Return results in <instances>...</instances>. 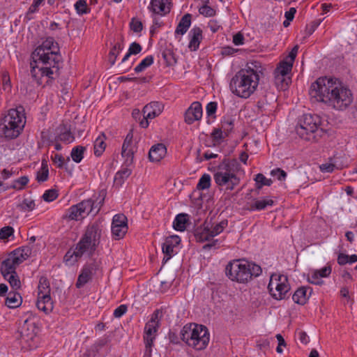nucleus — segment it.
<instances>
[{
	"mask_svg": "<svg viewBox=\"0 0 357 357\" xmlns=\"http://www.w3.org/2000/svg\"><path fill=\"white\" fill-rule=\"evenodd\" d=\"M35 66L31 63V75L38 85L49 84L59 75L61 56L59 47L54 38L47 37L31 54Z\"/></svg>",
	"mask_w": 357,
	"mask_h": 357,
	"instance_id": "nucleus-1",
	"label": "nucleus"
},
{
	"mask_svg": "<svg viewBox=\"0 0 357 357\" xmlns=\"http://www.w3.org/2000/svg\"><path fill=\"white\" fill-rule=\"evenodd\" d=\"M309 94L312 99L338 110L347 109L353 102L351 90L338 79L322 77L311 84Z\"/></svg>",
	"mask_w": 357,
	"mask_h": 357,
	"instance_id": "nucleus-2",
	"label": "nucleus"
},
{
	"mask_svg": "<svg viewBox=\"0 0 357 357\" xmlns=\"http://www.w3.org/2000/svg\"><path fill=\"white\" fill-rule=\"evenodd\" d=\"M264 70L260 61H248L231 79V92L242 98H249L256 91Z\"/></svg>",
	"mask_w": 357,
	"mask_h": 357,
	"instance_id": "nucleus-3",
	"label": "nucleus"
},
{
	"mask_svg": "<svg viewBox=\"0 0 357 357\" xmlns=\"http://www.w3.org/2000/svg\"><path fill=\"white\" fill-rule=\"evenodd\" d=\"M262 272L260 266L246 260L230 261L225 268L226 275L232 281L240 283L247 282L253 277H257Z\"/></svg>",
	"mask_w": 357,
	"mask_h": 357,
	"instance_id": "nucleus-4",
	"label": "nucleus"
},
{
	"mask_svg": "<svg viewBox=\"0 0 357 357\" xmlns=\"http://www.w3.org/2000/svg\"><path fill=\"white\" fill-rule=\"evenodd\" d=\"M102 231V226L97 222L88 225L75 246L76 257H82L84 255L92 257L100 243Z\"/></svg>",
	"mask_w": 357,
	"mask_h": 357,
	"instance_id": "nucleus-5",
	"label": "nucleus"
},
{
	"mask_svg": "<svg viewBox=\"0 0 357 357\" xmlns=\"http://www.w3.org/2000/svg\"><path fill=\"white\" fill-rule=\"evenodd\" d=\"M237 164L234 160L229 161L224 160L218 166L213 175L215 183L225 192H230L235 189L240 183V178L237 176L233 167Z\"/></svg>",
	"mask_w": 357,
	"mask_h": 357,
	"instance_id": "nucleus-6",
	"label": "nucleus"
},
{
	"mask_svg": "<svg viewBox=\"0 0 357 357\" xmlns=\"http://www.w3.org/2000/svg\"><path fill=\"white\" fill-rule=\"evenodd\" d=\"M24 109L19 106L15 109H10L7 115L3 119L2 132L5 137L15 139L17 137L23 130L26 123Z\"/></svg>",
	"mask_w": 357,
	"mask_h": 357,
	"instance_id": "nucleus-7",
	"label": "nucleus"
},
{
	"mask_svg": "<svg viewBox=\"0 0 357 357\" xmlns=\"http://www.w3.org/2000/svg\"><path fill=\"white\" fill-rule=\"evenodd\" d=\"M321 125L320 117L317 114H303L298 120L296 128V133L305 140H310L311 136L315 132H323L322 128H319Z\"/></svg>",
	"mask_w": 357,
	"mask_h": 357,
	"instance_id": "nucleus-8",
	"label": "nucleus"
},
{
	"mask_svg": "<svg viewBox=\"0 0 357 357\" xmlns=\"http://www.w3.org/2000/svg\"><path fill=\"white\" fill-rule=\"evenodd\" d=\"M38 289L36 306L38 310L48 314L52 311L54 305L50 296V282L46 277L43 276L40 278Z\"/></svg>",
	"mask_w": 357,
	"mask_h": 357,
	"instance_id": "nucleus-9",
	"label": "nucleus"
},
{
	"mask_svg": "<svg viewBox=\"0 0 357 357\" xmlns=\"http://www.w3.org/2000/svg\"><path fill=\"white\" fill-rule=\"evenodd\" d=\"M268 289L270 294L275 299H284L287 294L290 290L287 277L284 275H272L268 285Z\"/></svg>",
	"mask_w": 357,
	"mask_h": 357,
	"instance_id": "nucleus-10",
	"label": "nucleus"
},
{
	"mask_svg": "<svg viewBox=\"0 0 357 357\" xmlns=\"http://www.w3.org/2000/svg\"><path fill=\"white\" fill-rule=\"evenodd\" d=\"M192 342L190 347L197 350H202L206 347L209 342V333L206 326L195 324Z\"/></svg>",
	"mask_w": 357,
	"mask_h": 357,
	"instance_id": "nucleus-11",
	"label": "nucleus"
},
{
	"mask_svg": "<svg viewBox=\"0 0 357 357\" xmlns=\"http://www.w3.org/2000/svg\"><path fill=\"white\" fill-rule=\"evenodd\" d=\"M127 217L123 214H116L113 217L112 222V234L116 240L123 238L128 231Z\"/></svg>",
	"mask_w": 357,
	"mask_h": 357,
	"instance_id": "nucleus-12",
	"label": "nucleus"
},
{
	"mask_svg": "<svg viewBox=\"0 0 357 357\" xmlns=\"http://www.w3.org/2000/svg\"><path fill=\"white\" fill-rule=\"evenodd\" d=\"M199 219L195 220L194 227V236L199 242L210 241L213 238V236L211 232L210 222L205 221L203 224L198 225Z\"/></svg>",
	"mask_w": 357,
	"mask_h": 357,
	"instance_id": "nucleus-13",
	"label": "nucleus"
},
{
	"mask_svg": "<svg viewBox=\"0 0 357 357\" xmlns=\"http://www.w3.org/2000/svg\"><path fill=\"white\" fill-rule=\"evenodd\" d=\"M180 242L181 238L176 235L169 236L165 239L162 246V253L165 255L163 263H166L176 253L174 248L180 244Z\"/></svg>",
	"mask_w": 357,
	"mask_h": 357,
	"instance_id": "nucleus-14",
	"label": "nucleus"
},
{
	"mask_svg": "<svg viewBox=\"0 0 357 357\" xmlns=\"http://www.w3.org/2000/svg\"><path fill=\"white\" fill-rule=\"evenodd\" d=\"M135 146L132 143V135L129 132L122 145L121 155L125 158V165L128 167L132 164Z\"/></svg>",
	"mask_w": 357,
	"mask_h": 357,
	"instance_id": "nucleus-15",
	"label": "nucleus"
},
{
	"mask_svg": "<svg viewBox=\"0 0 357 357\" xmlns=\"http://www.w3.org/2000/svg\"><path fill=\"white\" fill-rule=\"evenodd\" d=\"M202 116V107L199 102H194L185 113V121L188 124H192L201 119Z\"/></svg>",
	"mask_w": 357,
	"mask_h": 357,
	"instance_id": "nucleus-16",
	"label": "nucleus"
},
{
	"mask_svg": "<svg viewBox=\"0 0 357 357\" xmlns=\"http://www.w3.org/2000/svg\"><path fill=\"white\" fill-rule=\"evenodd\" d=\"M57 135L52 139H48L49 145L53 144L54 142H62L66 144H69L75 139L70 130L66 128V126L59 127L57 128Z\"/></svg>",
	"mask_w": 357,
	"mask_h": 357,
	"instance_id": "nucleus-17",
	"label": "nucleus"
},
{
	"mask_svg": "<svg viewBox=\"0 0 357 357\" xmlns=\"http://www.w3.org/2000/svg\"><path fill=\"white\" fill-rule=\"evenodd\" d=\"M162 109L163 105L161 102L153 101L145 105L142 112L144 116L152 119L160 115Z\"/></svg>",
	"mask_w": 357,
	"mask_h": 357,
	"instance_id": "nucleus-18",
	"label": "nucleus"
},
{
	"mask_svg": "<svg viewBox=\"0 0 357 357\" xmlns=\"http://www.w3.org/2000/svg\"><path fill=\"white\" fill-rule=\"evenodd\" d=\"M169 0H151L149 9L155 14L165 15L170 12Z\"/></svg>",
	"mask_w": 357,
	"mask_h": 357,
	"instance_id": "nucleus-19",
	"label": "nucleus"
},
{
	"mask_svg": "<svg viewBox=\"0 0 357 357\" xmlns=\"http://www.w3.org/2000/svg\"><path fill=\"white\" fill-rule=\"evenodd\" d=\"M189 37L188 47L191 51H196L202 40V30L198 26L193 27L189 33Z\"/></svg>",
	"mask_w": 357,
	"mask_h": 357,
	"instance_id": "nucleus-20",
	"label": "nucleus"
},
{
	"mask_svg": "<svg viewBox=\"0 0 357 357\" xmlns=\"http://www.w3.org/2000/svg\"><path fill=\"white\" fill-rule=\"evenodd\" d=\"M312 293L311 287H301L294 292L292 299L296 303L304 305Z\"/></svg>",
	"mask_w": 357,
	"mask_h": 357,
	"instance_id": "nucleus-21",
	"label": "nucleus"
},
{
	"mask_svg": "<svg viewBox=\"0 0 357 357\" xmlns=\"http://www.w3.org/2000/svg\"><path fill=\"white\" fill-rule=\"evenodd\" d=\"M166 153L165 146L162 144H157L151 148L149 152V158L152 162H159L165 157Z\"/></svg>",
	"mask_w": 357,
	"mask_h": 357,
	"instance_id": "nucleus-22",
	"label": "nucleus"
},
{
	"mask_svg": "<svg viewBox=\"0 0 357 357\" xmlns=\"http://www.w3.org/2000/svg\"><path fill=\"white\" fill-rule=\"evenodd\" d=\"M159 326L146 323L144 327V341L145 345L153 346Z\"/></svg>",
	"mask_w": 357,
	"mask_h": 357,
	"instance_id": "nucleus-23",
	"label": "nucleus"
},
{
	"mask_svg": "<svg viewBox=\"0 0 357 357\" xmlns=\"http://www.w3.org/2000/svg\"><path fill=\"white\" fill-rule=\"evenodd\" d=\"M104 202V198H102L97 205L95 206V203L91 199H86L81 202L78 204V207L80 208L81 212H82L84 217L88 215L89 213H92L95 208H98L96 213L99 211V207L98 205L101 206Z\"/></svg>",
	"mask_w": 357,
	"mask_h": 357,
	"instance_id": "nucleus-24",
	"label": "nucleus"
},
{
	"mask_svg": "<svg viewBox=\"0 0 357 357\" xmlns=\"http://www.w3.org/2000/svg\"><path fill=\"white\" fill-rule=\"evenodd\" d=\"M192 15L189 13L184 15L178 22L176 30L175 35L185 34L191 24Z\"/></svg>",
	"mask_w": 357,
	"mask_h": 357,
	"instance_id": "nucleus-25",
	"label": "nucleus"
},
{
	"mask_svg": "<svg viewBox=\"0 0 357 357\" xmlns=\"http://www.w3.org/2000/svg\"><path fill=\"white\" fill-rule=\"evenodd\" d=\"M13 258L12 257L11 254H10L8 257L1 263V272L4 278H6L7 275H9L10 273L15 271L17 265H15V263H13Z\"/></svg>",
	"mask_w": 357,
	"mask_h": 357,
	"instance_id": "nucleus-26",
	"label": "nucleus"
},
{
	"mask_svg": "<svg viewBox=\"0 0 357 357\" xmlns=\"http://www.w3.org/2000/svg\"><path fill=\"white\" fill-rule=\"evenodd\" d=\"M22 303V297L15 291H10L6 298L5 304L10 308L19 307Z\"/></svg>",
	"mask_w": 357,
	"mask_h": 357,
	"instance_id": "nucleus-27",
	"label": "nucleus"
},
{
	"mask_svg": "<svg viewBox=\"0 0 357 357\" xmlns=\"http://www.w3.org/2000/svg\"><path fill=\"white\" fill-rule=\"evenodd\" d=\"M188 222V215L180 213L176 216L173 222V227L177 231H183L185 229Z\"/></svg>",
	"mask_w": 357,
	"mask_h": 357,
	"instance_id": "nucleus-28",
	"label": "nucleus"
},
{
	"mask_svg": "<svg viewBox=\"0 0 357 357\" xmlns=\"http://www.w3.org/2000/svg\"><path fill=\"white\" fill-rule=\"evenodd\" d=\"M132 170L128 167H123L118 171L114 176V183L116 186H121L124 181L130 176Z\"/></svg>",
	"mask_w": 357,
	"mask_h": 357,
	"instance_id": "nucleus-29",
	"label": "nucleus"
},
{
	"mask_svg": "<svg viewBox=\"0 0 357 357\" xmlns=\"http://www.w3.org/2000/svg\"><path fill=\"white\" fill-rule=\"evenodd\" d=\"M192 325H195V324L185 325L183 326L180 333L181 340L188 346H190V343L192 342V337L194 334L192 333L194 331V326H192Z\"/></svg>",
	"mask_w": 357,
	"mask_h": 357,
	"instance_id": "nucleus-30",
	"label": "nucleus"
},
{
	"mask_svg": "<svg viewBox=\"0 0 357 357\" xmlns=\"http://www.w3.org/2000/svg\"><path fill=\"white\" fill-rule=\"evenodd\" d=\"M65 218H68L70 220H78L79 219L84 218V215L82 212H81V209L78 207V204L76 205L72 206L66 212L64 215Z\"/></svg>",
	"mask_w": 357,
	"mask_h": 357,
	"instance_id": "nucleus-31",
	"label": "nucleus"
},
{
	"mask_svg": "<svg viewBox=\"0 0 357 357\" xmlns=\"http://www.w3.org/2000/svg\"><path fill=\"white\" fill-rule=\"evenodd\" d=\"M106 137L104 133L99 135L94 142V154L96 156H100L104 152L106 144L105 142Z\"/></svg>",
	"mask_w": 357,
	"mask_h": 357,
	"instance_id": "nucleus-32",
	"label": "nucleus"
},
{
	"mask_svg": "<svg viewBox=\"0 0 357 357\" xmlns=\"http://www.w3.org/2000/svg\"><path fill=\"white\" fill-rule=\"evenodd\" d=\"M275 84L279 90L284 91L287 89L291 82L289 76L274 74Z\"/></svg>",
	"mask_w": 357,
	"mask_h": 357,
	"instance_id": "nucleus-33",
	"label": "nucleus"
},
{
	"mask_svg": "<svg viewBox=\"0 0 357 357\" xmlns=\"http://www.w3.org/2000/svg\"><path fill=\"white\" fill-rule=\"evenodd\" d=\"M220 125V128H222L225 135L228 136L234 129V119L229 116H224L221 120Z\"/></svg>",
	"mask_w": 357,
	"mask_h": 357,
	"instance_id": "nucleus-34",
	"label": "nucleus"
},
{
	"mask_svg": "<svg viewBox=\"0 0 357 357\" xmlns=\"http://www.w3.org/2000/svg\"><path fill=\"white\" fill-rule=\"evenodd\" d=\"M273 203L272 199L255 200L254 203L249 205L248 209L249 211H261L265 209L268 206H272Z\"/></svg>",
	"mask_w": 357,
	"mask_h": 357,
	"instance_id": "nucleus-35",
	"label": "nucleus"
},
{
	"mask_svg": "<svg viewBox=\"0 0 357 357\" xmlns=\"http://www.w3.org/2000/svg\"><path fill=\"white\" fill-rule=\"evenodd\" d=\"M85 151L86 148L82 146H76L73 148L70 153L72 160L76 163H79L84 158Z\"/></svg>",
	"mask_w": 357,
	"mask_h": 357,
	"instance_id": "nucleus-36",
	"label": "nucleus"
},
{
	"mask_svg": "<svg viewBox=\"0 0 357 357\" xmlns=\"http://www.w3.org/2000/svg\"><path fill=\"white\" fill-rule=\"evenodd\" d=\"M292 66V63H289L287 61H282L275 69L273 74L289 76L288 75L291 71Z\"/></svg>",
	"mask_w": 357,
	"mask_h": 357,
	"instance_id": "nucleus-37",
	"label": "nucleus"
},
{
	"mask_svg": "<svg viewBox=\"0 0 357 357\" xmlns=\"http://www.w3.org/2000/svg\"><path fill=\"white\" fill-rule=\"evenodd\" d=\"M337 263L340 266H344L347 264H353L357 261V255L354 254L348 255L344 253H340L337 259Z\"/></svg>",
	"mask_w": 357,
	"mask_h": 357,
	"instance_id": "nucleus-38",
	"label": "nucleus"
},
{
	"mask_svg": "<svg viewBox=\"0 0 357 357\" xmlns=\"http://www.w3.org/2000/svg\"><path fill=\"white\" fill-rule=\"evenodd\" d=\"M51 158L53 162L56 165L57 167L65 168L66 170L68 171V163L70 162L69 157L66 158V161L65 158L61 154L56 153L52 155Z\"/></svg>",
	"mask_w": 357,
	"mask_h": 357,
	"instance_id": "nucleus-39",
	"label": "nucleus"
},
{
	"mask_svg": "<svg viewBox=\"0 0 357 357\" xmlns=\"http://www.w3.org/2000/svg\"><path fill=\"white\" fill-rule=\"evenodd\" d=\"M153 63V56L151 55L147 56L144 58L135 68V71L137 73L144 71L146 68L149 67Z\"/></svg>",
	"mask_w": 357,
	"mask_h": 357,
	"instance_id": "nucleus-40",
	"label": "nucleus"
},
{
	"mask_svg": "<svg viewBox=\"0 0 357 357\" xmlns=\"http://www.w3.org/2000/svg\"><path fill=\"white\" fill-rule=\"evenodd\" d=\"M6 279L8 280L10 287L14 289V291H16L21 287V282L16 271L10 273L9 275H7Z\"/></svg>",
	"mask_w": 357,
	"mask_h": 357,
	"instance_id": "nucleus-41",
	"label": "nucleus"
},
{
	"mask_svg": "<svg viewBox=\"0 0 357 357\" xmlns=\"http://www.w3.org/2000/svg\"><path fill=\"white\" fill-rule=\"evenodd\" d=\"M142 47L139 43L137 42L132 43L129 47L128 52L123 58L122 62H125L126 61H127L128 58L130 56V55L139 54L142 51Z\"/></svg>",
	"mask_w": 357,
	"mask_h": 357,
	"instance_id": "nucleus-42",
	"label": "nucleus"
},
{
	"mask_svg": "<svg viewBox=\"0 0 357 357\" xmlns=\"http://www.w3.org/2000/svg\"><path fill=\"white\" fill-rule=\"evenodd\" d=\"M211 176L208 174H204L199 178L197 185V189L199 190H206L211 186Z\"/></svg>",
	"mask_w": 357,
	"mask_h": 357,
	"instance_id": "nucleus-43",
	"label": "nucleus"
},
{
	"mask_svg": "<svg viewBox=\"0 0 357 357\" xmlns=\"http://www.w3.org/2000/svg\"><path fill=\"white\" fill-rule=\"evenodd\" d=\"M88 273V271H86V269L82 268L81 273L78 276L75 284L77 288L82 287L91 279V276L89 275Z\"/></svg>",
	"mask_w": 357,
	"mask_h": 357,
	"instance_id": "nucleus-44",
	"label": "nucleus"
},
{
	"mask_svg": "<svg viewBox=\"0 0 357 357\" xmlns=\"http://www.w3.org/2000/svg\"><path fill=\"white\" fill-rule=\"evenodd\" d=\"M123 46L121 43H116L114 45L109 54V61L112 66L115 63L117 56L119 52L122 50Z\"/></svg>",
	"mask_w": 357,
	"mask_h": 357,
	"instance_id": "nucleus-45",
	"label": "nucleus"
},
{
	"mask_svg": "<svg viewBox=\"0 0 357 357\" xmlns=\"http://www.w3.org/2000/svg\"><path fill=\"white\" fill-rule=\"evenodd\" d=\"M255 181L257 190H260L263 185L270 186L272 184V181L266 178L264 174L261 173L256 175Z\"/></svg>",
	"mask_w": 357,
	"mask_h": 357,
	"instance_id": "nucleus-46",
	"label": "nucleus"
},
{
	"mask_svg": "<svg viewBox=\"0 0 357 357\" xmlns=\"http://www.w3.org/2000/svg\"><path fill=\"white\" fill-rule=\"evenodd\" d=\"M211 135L213 141V146H215L217 144H219L220 141L226 137L222 128H214Z\"/></svg>",
	"mask_w": 357,
	"mask_h": 357,
	"instance_id": "nucleus-47",
	"label": "nucleus"
},
{
	"mask_svg": "<svg viewBox=\"0 0 357 357\" xmlns=\"http://www.w3.org/2000/svg\"><path fill=\"white\" fill-rule=\"evenodd\" d=\"M227 226V220H223L220 222L216 224L214 227L211 228V232L213 238L220 234L224 229Z\"/></svg>",
	"mask_w": 357,
	"mask_h": 357,
	"instance_id": "nucleus-48",
	"label": "nucleus"
},
{
	"mask_svg": "<svg viewBox=\"0 0 357 357\" xmlns=\"http://www.w3.org/2000/svg\"><path fill=\"white\" fill-rule=\"evenodd\" d=\"M82 257H76L75 248L68 250L64 256V261L70 265L74 264Z\"/></svg>",
	"mask_w": 357,
	"mask_h": 357,
	"instance_id": "nucleus-49",
	"label": "nucleus"
},
{
	"mask_svg": "<svg viewBox=\"0 0 357 357\" xmlns=\"http://www.w3.org/2000/svg\"><path fill=\"white\" fill-rule=\"evenodd\" d=\"M77 13L79 15L86 14L89 13V10L87 8V4L85 0H79L75 4Z\"/></svg>",
	"mask_w": 357,
	"mask_h": 357,
	"instance_id": "nucleus-50",
	"label": "nucleus"
},
{
	"mask_svg": "<svg viewBox=\"0 0 357 357\" xmlns=\"http://www.w3.org/2000/svg\"><path fill=\"white\" fill-rule=\"evenodd\" d=\"M42 172H38L37 173L36 180L39 182H44L47 180L48 175H49V171L47 167V165L44 164V162L42 163Z\"/></svg>",
	"mask_w": 357,
	"mask_h": 357,
	"instance_id": "nucleus-51",
	"label": "nucleus"
},
{
	"mask_svg": "<svg viewBox=\"0 0 357 357\" xmlns=\"http://www.w3.org/2000/svg\"><path fill=\"white\" fill-rule=\"evenodd\" d=\"M337 158H334V162L331 163H325L320 166V169L322 172H327L330 173L332 172L335 168L339 169L341 168L340 166H339L336 161Z\"/></svg>",
	"mask_w": 357,
	"mask_h": 357,
	"instance_id": "nucleus-52",
	"label": "nucleus"
},
{
	"mask_svg": "<svg viewBox=\"0 0 357 357\" xmlns=\"http://www.w3.org/2000/svg\"><path fill=\"white\" fill-rule=\"evenodd\" d=\"M19 207L23 211H31L35 207V202L31 199H24L22 202L19 205Z\"/></svg>",
	"mask_w": 357,
	"mask_h": 357,
	"instance_id": "nucleus-53",
	"label": "nucleus"
},
{
	"mask_svg": "<svg viewBox=\"0 0 357 357\" xmlns=\"http://www.w3.org/2000/svg\"><path fill=\"white\" fill-rule=\"evenodd\" d=\"M58 197L57 191L54 189H51L46 190L45 193L43 195V199L45 202H52L56 199Z\"/></svg>",
	"mask_w": 357,
	"mask_h": 357,
	"instance_id": "nucleus-54",
	"label": "nucleus"
},
{
	"mask_svg": "<svg viewBox=\"0 0 357 357\" xmlns=\"http://www.w3.org/2000/svg\"><path fill=\"white\" fill-rule=\"evenodd\" d=\"M130 26L131 30L135 33H139L143 29V24L142 22L135 17L132 18L130 23Z\"/></svg>",
	"mask_w": 357,
	"mask_h": 357,
	"instance_id": "nucleus-55",
	"label": "nucleus"
},
{
	"mask_svg": "<svg viewBox=\"0 0 357 357\" xmlns=\"http://www.w3.org/2000/svg\"><path fill=\"white\" fill-rule=\"evenodd\" d=\"M14 233V229L12 227L6 226L0 229V238L6 240Z\"/></svg>",
	"mask_w": 357,
	"mask_h": 357,
	"instance_id": "nucleus-56",
	"label": "nucleus"
},
{
	"mask_svg": "<svg viewBox=\"0 0 357 357\" xmlns=\"http://www.w3.org/2000/svg\"><path fill=\"white\" fill-rule=\"evenodd\" d=\"M199 12L205 17H212L215 15V10L207 5H204L200 7Z\"/></svg>",
	"mask_w": 357,
	"mask_h": 357,
	"instance_id": "nucleus-57",
	"label": "nucleus"
},
{
	"mask_svg": "<svg viewBox=\"0 0 357 357\" xmlns=\"http://www.w3.org/2000/svg\"><path fill=\"white\" fill-rule=\"evenodd\" d=\"M29 182V178L26 176H21L15 181V183L12 188L14 189H22L23 186L26 185Z\"/></svg>",
	"mask_w": 357,
	"mask_h": 357,
	"instance_id": "nucleus-58",
	"label": "nucleus"
},
{
	"mask_svg": "<svg viewBox=\"0 0 357 357\" xmlns=\"http://www.w3.org/2000/svg\"><path fill=\"white\" fill-rule=\"evenodd\" d=\"M20 253L27 259L31 254V248L29 246H23L14 250V255H19Z\"/></svg>",
	"mask_w": 357,
	"mask_h": 357,
	"instance_id": "nucleus-59",
	"label": "nucleus"
},
{
	"mask_svg": "<svg viewBox=\"0 0 357 357\" xmlns=\"http://www.w3.org/2000/svg\"><path fill=\"white\" fill-rule=\"evenodd\" d=\"M3 87L4 90L11 88L10 76L7 72H3L1 76Z\"/></svg>",
	"mask_w": 357,
	"mask_h": 357,
	"instance_id": "nucleus-60",
	"label": "nucleus"
},
{
	"mask_svg": "<svg viewBox=\"0 0 357 357\" xmlns=\"http://www.w3.org/2000/svg\"><path fill=\"white\" fill-rule=\"evenodd\" d=\"M271 175L277 176L279 181H283L287 177V173L280 168H276L271 171Z\"/></svg>",
	"mask_w": 357,
	"mask_h": 357,
	"instance_id": "nucleus-61",
	"label": "nucleus"
},
{
	"mask_svg": "<svg viewBox=\"0 0 357 357\" xmlns=\"http://www.w3.org/2000/svg\"><path fill=\"white\" fill-rule=\"evenodd\" d=\"M127 305H121L114 311V317L116 318L121 317L127 312Z\"/></svg>",
	"mask_w": 357,
	"mask_h": 357,
	"instance_id": "nucleus-62",
	"label": "nucleus"
},
{
	"mask_svg": "<svg viewBox=\"0 0 357 357\" xmlns=\"http://www.w3.org/2000/svg\"><path fill=\"white\" fill-rule=\"evenodd\" d=\"M320 278L318 273L314 271L312 276L308 278V282L314 284L321 285L324 283V281Z\"/></svg>",
	"mask_w": 357,
	"mask_h": 357,
	"instance_id": "nucleus-63",
	"label": "nucleus"
},
{
	"mask_svg": "<svg viewBox=\"0 0 357 357\" xmlns=\"http://www.w3.org/2000/svg\"><path fill=\"white\" fill-rule=\"evenodd\" d=\"M218 104L216 102H210L207 104L206 110L208 116H211L215 114L217 110Z\"/></svg>",
	"mask_w": 357,
	"mask_h": 357,
	"instance_id": "nucleus-64",
	"label": "nucleus"
}]
</instances>
